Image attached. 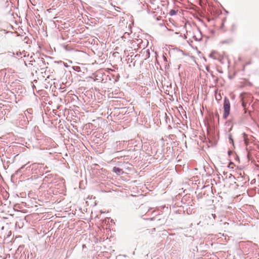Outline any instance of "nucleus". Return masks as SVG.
Instances as JSON below:
<instances>
[{
    "label": "nucleus",
    "instance_id": "f257e3e1",
    "mask_svg": "<svg viewBox=\"0 0 259 259\" xmlns=\"http://www.w3.org/2000/svg\"><path fill=\"white\" fill-rule=\"evenodd\" d=\"M27 52L23 51L22 52H20L19 54L17 52V57H19L17 60V65L21 66L23 69V72L19 73V75H17V77L21 78L22 80H19L22 83H25L26 82V73L25 71L27 70V64L26 62V60H24V58L26 56Z\"/></svg>",
    "mask_w": 259,
    "mask_h": 259
},
{
    "label": "nucleus",
    "instance_id": "f03ea898",
    "mask_svg": "<svg viewBox=\"0 0 259 259\" xmlns=\"http://www.w3.org/2000/svg\"><path fill=\"white\" fill-rule=\"evenodd\" d=\"M223 108H224V114H223V118L224 119H227L230 114V103L229 100L225 97L224 101L223 104Z\"/></svg>",
    "mask_w": 259,
    "mask_h": 259
},
{
    "label": "nucleus",
    "instance_id": "7ed1b4c3",
    "mask_svg": "<svg viewBox=\"0 0 259 259\" xmlns=\"http://www.w3.org/2000/svg\"><path fill=\"white\" fill-rule=\"evenodd\" d=\"M20 26L17 28V41L19 43L24 42V44H28V41L29 40V38L27 36H25L23 38L22 35L19 34V32H21V30H22V28H20Z\"/></svg>",
    "mask_w": 259,
    "mask_h": 259
},
{
    "label": "nucleus",
    "instance_id": "20e7f679",
    "mask_svg": "<svg viewBox=\"0 0 259 259\" xmlns=\"http://www.w3.org/2000/svg\"><path fill=\"white\" fill-rule=\"evenodd\" d=\"M26 93V89L24 85L17 82V95L23 97Z\"/></svg>",
    "mask_w": 259,
    "mask_h": 259
},
{
    "label": "nucleus",
    "instance_id": "39448f33",
    "mask_svg": "<svg viewBox=\"0 0 259 259\" xmlns=\"http://www.w3.org/2000/svg\"><path fill=\"white\" fill-rule=\"evenodd\" d=\"M112 171L117 175H121L123 174V170L122 169L115 166L113 168Z\"/></svg>",
    "mask_w": 259,
    "mask_h": 259
},
{
    "label": "nucleus",
    "instance_id": "423d86ee",
    "mask_svg": "<svg viewBox=\"0 0 259 259\" xmlns=\"http://www.w3.org/2000/svg\"><path fill=\"white\" fill-rule=\"evenodd\" d=\"M228 138H229V143L230 144H232L233 145H234V141H233V140L232 138V135L231 134H229Z\"/></svg>",
    "mask_w": 259,
    "mask_h": 259
},
{
    "label": "nucleus",
    "instance_id": "0eeeda50",
    "mask_svg": "<svg viewBox=\"0 0 259 259\" xmlns=\"http://www.w3.org/2000/svg\"><path fill=\"white\" fill-rule=\"evenodd\" d=\"M177 11L175 10H170L169 12V14L170 15V16H174V15H176L177 14Z\"/></svg>",
    "mask_w": 259,
    "mask_h": 259
},
{
    "label": "nucleus",
    "instance_id": "6e6552de",
    "mask_svg": "<svg viewBox=\"0 0 259 259\" xmlns=\"http://www.w3.org/2000/svg\"><path fill=\"white\" fill-rule=\"evenodd\" d=\"M15 174H13L11 176V181L13 183V184H15Z\"/></svg>",
    "mask_w": 259,
    "mask_h": 259
},
{
    "label": "nucleus",
    "instance_id": "1a4fd4ad",
    "mask_svg": "<svg viewBox=\"0 0 259 259\" xmlns=\"http://www.w3.org/2000/svg\"><path fill=\"white\" fill-rule=\"evenodd\" d=\"M24 167H25V166H22L20 169H19V170H17V175H18L19 173H21Z\"/></svg>",
    "mask_w": 259,
    "mask_h": 259
},
{
    "label": "nucleus",
    "instance_id": "9d476101",
    "mask_svg": "<svg viewBox=\"0 0 259 259\" xmlns=\"http://www.w3.org/2000/svg\"><path fill=\"white\" fill-rule=\"evenodd\" d=\"M242 107H243L244 108H245V106H246V104H245L244 102H242ZM244 110H245V111H244V113H246V111L245 109H244Z\"/></svg>",
    "mask_w": 259,
    "mask_h": 259
},
{
    "label": "nucleus",
    "instance_id": "9b49d317",
    "mask_svg": "<svg viewBox=\"0 0 259 259\" xmlns=\"http://www.w3.org/2000/svg\"><path fill=\"white\" fill-rule=\"evenodd\" d=\"M18 118L22 120V118L25 119V117L23 114H19Z\"/></svg>",
    "mask_w": 259,
    "mask_h": 259
},
{
    "label": "nucleus",
    "instance_id": "f8f14e48",
    "mask_svg": "<svg viewBox=\"0 0 259 259\" xmlns=\"http://www.w3.org/2000/svg\"><path fill=\"white\" fill-rule=\"evenodd\" d=\"M28 123V121L25 120V119L23 121V123L22 124V125L25 126Z\"/></svg>",
    "mask_w": 259,
    "mask_h": 259
},
{
    "label": "nucleus",
    "instance_id": "ddd939ff",
    "mask_svg": "<svg viewBox=\"0 0 259 259\" xmlns=\"http://www.w3.org/2000/svg\"><path fill=\"white\" fill-rule=\"evenodd\" d=\"M74 69L76 71H79L80 68L79 67H75V68H74Z\"/></svg>",
    "mask_w": 259,
    "mask_h": 259
},
{
    "label": "nucleus",
    "instance_id": "4468645a",
    "mask_svg": "<svg viewBox=\"0 0 259 259\" xmlns=\"http://www.w3.org/2000/svg\"><path fill=\"white\" fill-rule=\"evenodd\" d=\"M211 216L213 218V219H215L216 217L215 214H211Z\"/></svg>",
    "mask_w": 259,
    "mask_h": 259
},
{
    "label": "nucleus",
    "instance_id": "2eb2a0df",
    "mask_svg": "<svg viewBox=\"0 0 259 259\" xmlns=\"http://www.w3.org/2000/svg\"><path fill=\"white\" fill-rule=\"evenodd\" d=\"M16 206V204H14V209L15 210V207Z\"/></svg>",
    "mask_w": 259,
    "mask_h": 259
},
{
    "label": "nucleus",
    "instance_id": "dca6fc26",
    "mask_svg": "<svg viewBox=\"0 0 259 259\" xmlns=\"http://www.w3.org/2000/svg\"><path fill=\"white\" fill-rule=\"evenodd\" d=\"M18 21H20V19H18V20L17 19V22H18Z\"/></svg>",
    "mask_w": 259,
    "mask_h": 259
},
{
    "label": "nucleus",
    "instance_id": "f3484780",
    "mask_svg": "<svg viewBox=\"0 0 259 259\" xmlns=\"http://www.w3.org/2000/svg\"><path fill=\"white\" fill-rule=\"evenodd\" d=\"M18 21H20V19H18V20L17 19V22H18Z\"/></svg>",
    "mask_w": 259,
    "mask_h": 259
},
{
    "label": "nucleus",
    "instance_id": "a211bd4d",
    "mask_svg": "<svg viewBox=\"0 0 259 259\" xmlns=\"http://www.w3.org/2000/svg\"><path fill=\"white\" fill-rule=\"evenodd\" d=\"M228 153H229V154H230V151H228Z\"/></svg>",
    "mask_w": 259,
    "mask_h": 259
},
{
    "label": "nucleus",
    "instance_id": "6ab92c4d",
    "mask_svg": "<svg viewBox=\"0 0 259 259\" xmlns=\"http://www.w3.org/2000/svg\"><path fill=\"white\" fill-rule=\"evenodd\" d=\"M2 259H6V258L4 257V258H3Z\"/></svg>",
    "mask_w": 259,
    "mask_h": 259
}]
</instances>
